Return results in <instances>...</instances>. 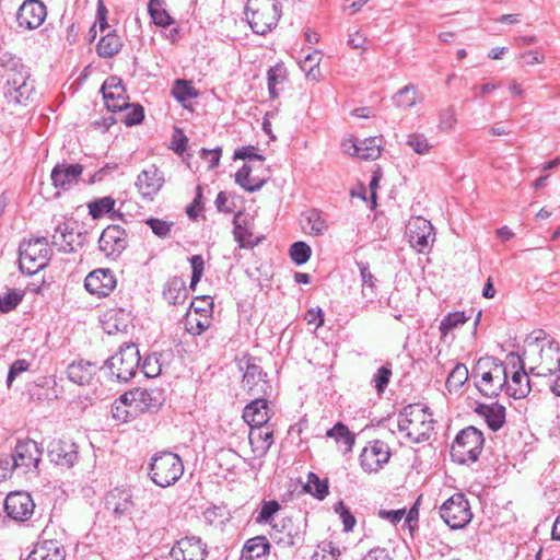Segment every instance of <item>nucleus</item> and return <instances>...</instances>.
<instances>
[{"mask_svg":"<svg viewBox=\"0 0 560 560\" xmlns=\"http://www.w3.org/2000/svg\"><path fill=\"white\" fill-rule=\"evenodd\" d=\"M148 10L155 25L161 27H167L174 23L173 18L162 7L161 0H150L148 3Z\"/></svg>","mask_w":560,"mask_h":560,"instance_id":"nucleus-42","label":"nucleus"},{"mask_svg":"<svg viewBox=\"0 0 560 560\" xmlns=\"http://www.w3.org/2000/svg\"><path fill=\"white\" fill-rule=\"evenodd\" d=\"M82 172L83 166L81 164L59 163L50 174L52 185L63 190L69 189L79 182Z\"/></svg>","mask_w":560,"mask_h":560,"instance_id":"nucleus-25","label":"nucleus"},{"mask_svg":"<svg viewBox=\"0 0 560 560\" xmlns=\"http://www.w3.org/2000/svg\"><path fill=\"white\" fill-rule=\"evenodd\" d=\"M206 545L197 537H184L171 549V560H205Z\"/></svg>","mask_w":560,"mask_h":560,"instance_id":"nucleus-18","label":"nucleus"},{"mask_svg":"<svg viewBox=\"0 0 560 560\" xmlns=\"http://www.w3.org/2000/svg\"><path fill=\"white\" fill-rule=\"evenodd\" d=\"M270 536L276 544L283 547H293L303 541V533L291 518H283L280 524H275Z\"/></svg>","mask_w":560,"mask_h":560,"instance_id":"nucleus-24","label":"nucleus"},{"mask_svg":"<svg viewBox=\"0 0 560 560\" xmlns=\"http://www.w3.org/2000/svg\"><path fill=\"white\" fill-rule=\"evenodd\" d=\"M153 392H150L148 389H135L136 402L132 406V409L136 411V413H142L147 411H153L156 410L161 402L156 396L153 395Z\"/></svg>","mask_w":560,"mask_h":560,"instance_id":"nucleus-37","label":"nucleus"},{"mask_svg":"<svg viewBox=\"0 0 560 560\" xmlns=\"http://www.w3.org/2000/svg\"><path fill=\"white\" fill-rule=\"evenodd\" d=\"M163 296L170 304H183L187 299L185 281L179 277L168 279L163 289Z\"/></svg>","mask_w":560,"mask_h":560,"instance_id":"nucleus-34","label":"nucleus"},{"mask_svg":"<svg viewBox=\"0 0 560 560\" xmlns=\"http://www.w3.org/2000/svg\"><path fill=\"white\" fill-rule=\"evenodd\" d=\"M63 546L56 539H45L35 544L27 560H65Z\"/></svg>","mask_w":560,"mask_h":560,"instance_id":"nucleus-28","label":"nucleus"},{"mask_svg":"<svg viewBox=\"0 0 560 560\" xmlns=\"http://www.w3.org/2000/svg\"><path fill=\"white\" fill-rule=\"evenodd\" d=\"M468 375L469 373L466 365L457 363L447 376L445 383L446 388L450 392L459 389L467 382Z\"/></svg>","mask_w":560,"mask_h":560,"instance_id":"nucleus-43","label":"nucleus"},{"mask_svg":"<svg viewBox=\"0 0 560 560\" xmlns=\"http://www.w3.org/2000/svg\"><path fill=\"white\" fill-rule=\"evenodd\" d=\"M127 234L119 225H108L101 234L100 249L107 256L119 255L127 247Z\"/></svg>","mask_w":560,"mask_h":560,"instance_id":"nucleus-20","label":"nucleus"},{"mask_svg":"<svg viewBox=\"0 0 560 560\" xmlns=\"http://www.w3.org/2000/svg\"><path fill=\"white\" fill-rule=\"evenodd\" d=\"M186 330L194 336L202 334L209 326V320L207 317L202 320L197 317L188 316L186 318Z\"/></svg>","mask_w":560,"mask_h":560,"instance_id":"nucleus-63","label":"nucleus"},{"mask_svg":"<svg viewBox=\"0 0 560 560\" xmlns=\"http://www.w3.org/2000/svg\"><path fill=\"white\" fill-rule=\"evenodd\" d=\"M191 266V281L190 288L195 289V285L200 281L203 270H205V260L201 255H194L189 259Z\"/></svg>","mask_w":560,"mask_h":560,"instance_id":"nucleus-60","label":"nucleus"},{"mask_svg":"<svg viewBox=\"0 0 560 560\" xmlns=\"http://www.w3.org/2000/svg\"><path fill=\"white\" fill-rule=\"evenodd\" d=\"M0 62L5 69V84L3 93L9 103L26 105L35 92L34 83L30 80V73L20 59L7 56L0 57Z\"/></svg>","mask_w":560,"mask_h":560,"instance_id":"nucleus-1","label":"nucleus"},{"mask_svg":"<svg viewBox=\"0 0 560 560\" xmlns=\"http://www.w3.org/2000/svg\"><path fill=\"white\" fill-rule=\"evenodd\" d=\"M468 320V317L464 312H454L446 315L441 324L440 330L443 336H446L452 329L465 324Z\"/></svg>","mask_w":560,"mask_h":560,"instance_id":"nucleus-50","label":"nucleus"},{"mask_svg":"<svg viewBox=\"0 0 560 560\" xmlns=\"http://www.w3.org/2000/svg\"><path fill=\"white\" fill-rule=\"evenodd\" d=\"M280 0H247L246 20L254 33L265 35L277 26L281 16Z\"/></svg>","mask_w":560,"mask_h":560,"instance_id":"nucleus-3","label":"nucleus"},{"mask_svg":"<svg viewBox=\"0 0 560 560\" xmlns=\"http://www.w3.org/2000/svg\"><path fill=\"white\" fill-rule=\"evenodd\" d=\"M51 250L46 237L23 241L19 247L20 270L27 275H35L48 265Z\"/></svg>","mask_w":560,"mask_h":560,"instance_id":"nucleus-7","label":"nucleus"},{"mask_svg":"<svg viewBox=\"0 0 560 560\" xmlns=\"http://www.w3.org/2000/svg\"><path fill=\"white\" fill-rule=\"evenodd\" d=\"M559 345L556 341H549L540 349L539 365L530 369V374L536 376H548L556 373L560 368Z\"/></svg>","mask_w":560,"mask_h":560,"instance_id":"nucleus-23","label":"nucleus"},{"mask_svg":"<svg viewBox=\"0 0 560 560\" xmlns=\"http://www.w3.org/2000/svg\"><path fill=\"white\" fill-rule=\"evenodd\" d=\"M172 94L179 103H185L198 96V92L189 81L176 80L172 90Z\"/></svg>","mask_w":560,"mask_h":560,"instance_id":"nucleus-45","label":"nucleus"},{"mask_svg":"<svg viewBox=\"0 0 560 560\" xmlns=\"http://www.w3.org/2000/svg\"><path fill=\"white\" fill-rule=\"evenodd\" d=\"M306 222L307 225L304 228L308 229V233L312 235H320L327 229L325 220L315 210L308 213V215L306 217Z\"/></svg>","mask_w":560,"mask_h":560,"instance_id":"nucleus-53","label":"nucleus"},{"mask_svg":"<svg viewBox=\"0 0 560 560\" xmlns=\"http://www.w3.org/2000/svg\"><path fill=\"white\" fill-rule=\"evenodd\" d=\"M47 455L55 465L71 468L79 460V446L70 439L54 440L48 444Z\"/></svg>","mask_w":560,"mask_h":560,"instance_id":"nucleus-12","label":"nucleus"},{"mask_svg":"<svg viewBox=\"0 0 560 560\" xmlns=\"http://www.w3.org/2000/svg\"><path fill=\"white\" fill-rule=\"evenodd\" d=\"M322 60V52L319 50H315L312 54L305 56V58L301 61V68L306 71V75L310 77L315 68L319 66Z\"/></svg>","mask_w":560,"mask_h":560,"instance_id":"nucleus-64","label":"nucleus"},{"mask_svg":"<svg viewBox=\"0 0 560 560\" xmlns=\"http://www.w3.org/2000/svg\"><path fill=\"white\" fill-rule=\"evenodd\" d=\"M164 175L155 166L143 170L137 177L136 186L143 198L152 199L164 185Z\"/></svg>","mask_w":560,"mask_h":560,"instance_id":"nucleus-21","label":"nucleus"},{"mask_svg":"<svg viewBox=\"0 0 560 560\" xmlns=\"http://www.w3.org/2000/svg\"><path fill=\"white\" fill-rule=\"evenodd\" d=\"M305 489L315 498L323 500L328 494V482L326 479H319L314 472H310L307 476Z\"/></svg>","mask_w":560,"mask_h":560,"instance_id":"nucleus-46","label":"nucleus"},{"mask_svg":"<svg viewBox=\"0 0 560 560\" xmlns=\"http://www.w3.org/2000/svg\"><path fill=\"white\" fill-rule=\"evenodd\" d=\"M480 375L476 384L479 392L486 397L498 396L506 384V368L493 357L480 359L472 371V376Z\"/></svg>","mask_w":560,"mask_h":560,"instance_id":"nucleus-5","label":"nucleus"},{"mask_svg":"<svg viewBox=\"0 0 560 560\" xmlns=\"http://www.w3.org/2000/svg\"><path fill=\"white\" fill-rule=\"evenodd\" d=\"M382 138L370 137L359 141L358 158L374 161L381 156Z\"/></svg>","mask_w":560,"mask_h":560,"instance_id":"nucleus-40","label":"nucleus"},{"mask_svg":"<svg viewBox=\"0 0 560 560\" xmlns=\"http://www.w3.org/2000/svg\"><path fill=\"white\" fill-rule=\"evenodd\" d=\"M433 427L434 420L429 408L419 404L408 405L398 416V430L412 443L429 440Z\"/></svg>","mask_w":560,"mask_h":560,"instance_id":"nucleus-2","label":"nucleus"},{"mask_svg":"<svg viewBox=\"0 0 560 560\" xmlns=\"http://www.w3.org/2000/svg\"><path fill=\"white\" fill-rule=\"evenodd\" d=\"M106 508L118 517L130 515L133 508L130 490L120 488L112 490L106 498Z\"/></svg>","mask_w":560,"mask_h":560,"instance_id":"nucleus-27","label":"nucleus"},{"mask_svg":"<svg viewBox=\"0 0 560 560\" xmlns=\"http://www.w3.org/2000/svg\"><path fill=\"white\" fill-rule=\"evenodd\" d=\"M407 144L418 154H425L431 145L424 135L412 133L408 137Z\"/></svg>","mask_w":560,"mask_h":560,"instance_id":"nucleus-59","label":"nucleus"},{"mask_svg":"<svg viewBox=\"0 0 560 560\" xmlns=\"http://www.w3.org/2000/svg\"><path fill=\"white\" fill-rule=\"evenodd\" d=\"M270 544L265 536L246 540L241 552V560H267Z\"/></svg>","mask_w":560,"mask_h":560,"instance_id":"nucleus-31","label":"nucleus"},{"mask_svg":"<svg viewBox=\"0 0 560 560\" xmlns=\"http://www.w3.org/2000/svg\"><path fill=\"white\" fill-rule=\"evenodd\" d=\"M145 224L152 230V232L161 237H167L171 233L173 222L164 221L158 218H149L145 220Z\"/></svg>","mask_w":560,"mask_h":560,"instance_id":"nucleus-54","label":"nucleus"},{"mask_svg":"<svg viewBox=\"0 0 560 560\" xmlns=\"http://www.w3.org/2000/svg\"><path fill=\"white\" fill-rule=\"evenodd\" d=\"M47 16L46 5L39 0H25L18 10L16 22L21 28L36 30Z\"/></svg>","mask_w":560,"mask_h":560,"instance_id":"nucleus-15","label":"nucleus"},{"mask_svg":"<svg viewBox=\"0 0 560 560\" xmlns=\"http://www.w3.org/2000/svg\"><path fill=\"white\" fill-rule=\"evenodd\" d=\"M101 91L108 110L117 112L129 107L128 96L120 79L116 77L106 79Z\"/></svg>","mask_w":560,"mask_h":560,"instance_id":"nucleus-17","label":"nucleus"},{"mask_svg":"<svg viewBox=\"0 0 560 560\" xmlns=\"http://www.w3.org/2000/svg\"><path fill=\"white\" fill-rule=\"evenodd\" d=\"M248 440L253 453L257 457H264L273 443L272 430L267 425L250 427Z\"/></svg>","mask_w":560,"mask_h":560,"instance_id":"nucleus-30","label":"nucleus"},{"mask_svg":"<svg viewBox=\"0 0 560 560\" xmlns=\"http://www.w3.org/2000/svg\"><path fill=\"white\" fill-rule=\"evenodd\" d=\"M476 412L485 418L488 427L492 431L500 430L505 422V408L499 404L479 405Z\"/></svg>","mask_w":560,"mask_h":560,"instance_id":"nucleus-33","label":"nucleus"},{"mask_svg":"<svg viewBox=\"0 0 560 560\" xmlns=\"http://www.w3.org/2000/svg\"><path fill=\"white\" fill-rule=\"evenodd\" d=\"M84 287L91 294L107 296L115 289L116 279L109 269H96L86 276Z\"/></svg>","mask_w":560,"mask_h":560,"instance_id":"nucleus-19","label":"nucleus"},{"mask_svg":"<svg viewBox=\"0 0 560 560\" xmlns=\"http://www.w3.org/2000/svg\"><path fill=\"white\" fill-rule=\"evenodd\" d=\"M243 419L249 427L267 425L270 419L267 399L257 398L246 405Z\"/></svg>","mask_w":560,"mask_h":560,"instance_id":"nucleus-29","label":"nucleus"},{"mask_svg":"<svg viewBox=\"0 0 560 560\" xmlns=\"http://www.w3.org/2000/svg\"><path fill=\"white\" fill-rule=\"evenodd\" d=\"M508 361L515 371L513 372L511 381L506 380V384L503 388H505L508 396L515 399L523 398L530 390V381L524 370V361L514 352L509 353Z\"/></svg>","mask_w":560,"mask_h":560,"instance_id":"nucleus-11","label":"nucleus"},{"mask_svg":"<svg viewBox=\"0 0 560 560\" xmlns=\"http://www.w3.org/2000/svg\"><path fill=\"white\" fill-rule=\"evenodd\" d=\"M398 107L409 108L417 103V90L413 85L408 84L401 88L393 97Z\"/></svg>","mask_w":560,"mask_h":560,"instance_id":"nucleus-48","label":"nucleus"},{"mask_svg":"<svg viewBox=\"0 0 560 560\" xmlns=\"http://www.w3.org/2000/svg\"><path fill=\"white\" fill-rule=\"evenodd\" d=\"M252 168L245 164L235 174V183L248 192L258 191L265 184L264 179L250 176Z\"/></svg>","mask_w":560,"mask_h":560,"instance_id":"nucleus-41","label":"nucleus"},{"mask_svg":"<svg viewBox=\"0 0 560 560\" xmlns=\"http://www.w3.org/2000/svg\"><path fill=\"white\" fill-rule=\"evenodd\" d=\"M406 229L410 246L421 254L429 252L435 241L431 222L422 217H413L408 221Z\"/></svg>","mask_w":560,"mask_h":560,"instance_id":"nucleus-10","label":"nucleus"},{"mask_svg":"<svg viewBox=\"0 0 560 560\" xmlns=\"http://www.w3.org/2000/svg\"><path fill=\"white\" fill-rule=\"evenodd\" d=\"M440 515L452 528L465 527L472 517L469 503L463 493H455L440 508Z\"/></svg>","mask_w":560,"mask_h":560,"instance_id":"nucleus-9","label":"nucleus"},{"mask_svg":"<svg viewBox=\"0 0 560 560\" xmlns=\"http://www.w3.org/2000/svg\"><path fill=\"white\" fill-rule=\"evenodd\" d=\"M483 443L485 438L480 430L475 427L463 429L452 443V459L458 464L477 462L483 448Z\"/></svg>","mask_w":560,"mask_h":560,"instance_id":"nucleus-8","label":"nucleus"},{"mask_svg":"<svg viewBox=\"0 0 560 560\" xmlns=\"http://www.w3.org/2000/svg\"><path fill=\"white\" fill-rule=\"evenodd\" d=\"M267 374L262 371L261 366L256 363L255 358L246 360L245 372L243 375V384L248 390H255V394L266 393L269 387L267 383Z\"/></svg>","mask_w":560,"mask_h":560,"instance_id":"nucleus-26","label":"nucleus"},{"mask_svg":"<svg viewBox=\"0 0 560 560\" xmlns=\"http://www.w3.org/2000/svg\"><path fill=\"white\" fill-rule=\"evenodd\" d=\"M280 510V504L276 500L264 501L258 514L255 517L258 524H269L275 514Z\"/></svg>","mask_w":560,"mask_h":560,"instance_id":"nucleus-51","label":"nucleus"},{"mask_svg":"<svg viewBox=\"0 0 560 560\" xmlns=\"http://www.w3.org/2000/svg\"><path fill=\"white\" fill-rule=\"evenodd\" d=\"M112 416L114 419L120 422H127L133 419L137 416V413L133 409H129V407H126L119 404V401L115 400V402L112 406Z\"/></svg>","mask_w":560,"mask_h":560,"instance_id":"nucleus-62","label":"nucleus"},{"mask_svg":"<svg viewBox=\"0 0 560 560\" xmlns=\"http://www.w3.org/2000/svg\"><path fill=\"white\" fill-rule=\"evenodd\" d=\"M184 474L182 458L168 451L159 452L151 458L149 475L159 487L166 488L176 483Z\"/></svg>","mask_w":560,"mask_h":560,"instance_id":"nucleus-6","label":"nucleus"},{"mask_svg":"<svg viewBox=\"0 0 560 560\" xmlns=\"http://www.w3.org/2000/svg\"><path fill=\"white\" fill-rule=\"evenodd\" d=\"M128 112L124 117V122L127 126H135L140 124L144 118V112L141 105L139 104H129V107L126 108Z\"/></svg>","mask_w":560,"mask_h":560,"instance_id":"nucleus-61","label":"nucleus"},{"mask_svg":"<svg viewBox=\"0 0 560 560\" xmlns=\"http://www.w3.org/2000/svg\"><path fill=\"white\" fill-rule=\"evenodd\" d=\"M225 508L211 506L203 512V517L209 525H223L228 520Z\"/></svg>","mask_w":560,"mask_h":560,"instance_id":"nucleus-55","label":"nucleus"},{"mask_svg":"<svg viewBox=\"0 0 560 560\" xmlns=\"http://www.w3.org/2000/svg\"><path fill=\"white\" fill-rule=\"evenodd\" d=\"M392 376L389 366H381L373 375L371 383L374 385L378 394H383L387 387Z\"/></svg>","mask_w":560,"mask_h":560,"instance_id":"nucleus-56","label":"nucleus"},{"mask_svg":"<svg viewBox=\"0 0 560 560\" xmlns=\"http://www.w3.org/2000/svg\"><path fill=\"white\" fill-rule=\"evenodd\" d=\"M140 352L135 343L124 345L108 358L101 368L112 380L128 382L137 373L140 366Z\"/></svg>","mask_w":560,"mask_h":560,"instance_id":"nucleus-4","label":"nucleus"},{"mask_svg":"<svg viewBox=\"0 0 560 560\" xmlns=\"http://www.w3.org/2000/svg\"><path fill=\"white\" fill-rule=\"evenodd\" d=\"M390 452L388 445L381 440H374L363 448L360 455L361 467L368 472L377 471L388 462Z\"/></svg>","mask_w":560,"mask_h":560,"instance_id":"nucleus-16","label":"nucleus"},{"mask_svg":"<svg viewBox=\"0 0 560 560\" xmlns=\"http://www.w3.org/2000/svg\"><path fill=\"white\" fill-rule=\"evenodd\" d=\"M242 215V212H237L234 217V238L241 248H253L259 243V238H254L252 231L247 226L241 224L240 219Z\"/></svg>","mask_w":560,"mask_h":560,"instance_id":"nucleus-39","label":"nucleus"},{"mask_svg":"<svg viewBox=\"0 0 560 560\" xmlns=\"http://www.w3.org/2000/svg\"><path fill=\"white\" fill-rule=\"evenodd\" d=\"M23 299V294L19 291L11 290L4 295H0V312L8 313L14 310Z\"/></svg>","mask_w":560,"mask_h":560,"instance_id":"nucleus-57","label":"nucleus"},{"mask_svg":"<svg viewBox=\"0 0 560 560\" xmlns=\"http://www.w3.org/2000/svg\"><path fill=\"white\" fill-rule=\"evenodd\" d=\"M96 370L97 366L94 363L81 360L68 366L67 375L72 383L84 386L90 384Z\"/></svg>","mask_w":560,"mask_h":560,"instance_id":"nucleus-32","label":"nucleus"},{"mask_svg":"<svg viewBox=\"0 0 560 560\" xmlns=\"http://www.w3.org/2000/svg\"><path fill=\"white\" fill-rule=\"evenodd\" d=\"M357 265L360 270L362 281V295L368 300V302H373L376 298V278L371 272L368 262L359 261Z\"/></svg>","mask_w":560,"mask_h":560,"instance_id":"nucleus-38","label":"nucleus"},{"mask_svg":"<svg viewBox=\"0 0 560 560\" xmlns=\"http://www.w3.org/2000/svg\"><path fill=\"white\" fill-rule=\"evenodd\" d=\"M35 503L30 493L24 491L11 492L4 501L7 515L15 521L25 522L34 513Z\"/></svg>","mask_w":560,"mask_h":560,"instance_id":"nucleus-14","label":"nucleus"},{"mask_svg":"<svg viewBox=\"0 0 560 560\" xmlns=\"http://www.w3.org/2000/svg\"><path fill=\"white\" fill-rule=\"evenodd\" d=\"M122 47L120 37L115 32H108L97 43L96 50L100 57L110 58L117 55Z\"/></svg>","mask_w":560,"mask_h":560,"instance_id":"nucleus-36","label":"nucleus"},{"mask_svg":"<svg viewBox=\"0 0 560 560\" xmlns=\"http://www.w3.org/2000/svg\"><path fill=\"white\" fill-rule=\"evenodd\" d=\"M83 244L80 232H75L69 222L59 223L52 235V245L63 253L75 252Z\"/></svg>","mask_w":560,"mask_h":560,"instance_id":"nucleus-22","label":"nucleus"},{"mask_svg":"<svg viewBox=\"0 0 560 560\" xmlns=\"http://www.w3.org/2000/svg\"><path fill=\"white\" fill-rule=\"evenodd\" d=\"M172 357L171 352L167 353H152L145 357L141 371L147 377H155L163 372L167 359Z\"/></svg>","mask_w":560,"mask_h":560,"instance_id":"nucleus-35","label":"nucleus"},{"mask_svg":"<svg viewBox=\"0 0 560 560\" xmlns=\"http://www.w3.org/2000/svg\"><path fill=\"white\" fill-rule=\"evenodd\" d=\"M311 253V247L305 242H295L290 247V257L299 266L310 259Z\"/></svg>","mask_w":560,"mask_h":560,"instance_id":"nucleus-52","label":"nucleus"},{"mask_svg":"<svg viewBox=\"0 0 560 560\" xmlns=\"http://www.w3.org/2000/svg\"><path fill=\"white\" fill-rule=\"evenodd\" d=\"M334 510L337 514H339L345 532H351L357 523L355 517L350 512V510L345 505L342 501H339L335 504Z\"/></svg>","mask_w":560,"mask_h":560,"instance_id":"nucleus-58","label":"nucleus"},{"mask_svg":"<svg viewBox=\"0 0 560 560\" xmlns=\"http://www.w3.org/2000/svg\"><path fill=\"white\" fill-rule=\"evenodd\" d=\"M43 451L33 440L20 441L13 452V467H18L22 474L37 469Z\"/></svg>","mask_w":560,"mask_h":560,"instance_id":"nucleus-13","label":"nucleus"},{"mask_svg":"<svg viewBox=\"0 0 560 560\" xmlns=\"http://www.w3.org/2000/svg\"><path fill=\"white\" fill-rule=\"evenodd\" d=\"M115 207V200L112 197H103L89 203V213L93 219H98L110 212Z\"/></svg>","mask_w":560,"mask_h":560,"instance_id":"nucleus-49","label":"nucleus"},{"mask_svg":"<svg viewBox=\"0 0 560 560\" xmlns=\"http://www.w3.org/2000/svg\"><path fill=\"white\" fill-rule=\"evenodd\" d=\"M327 438L335 439L337 443L345 444L351 448L354 444V436L349 431L348 427L341 422L336 423L331 429L326 432Z\"/></svg>","mask_w":560,"mask_h":560,"instance_id":"nucleus-47","label":"nucleus"},{"mask_svg":"<svg viewBox=\"0 0 560 560\" xmlns=\"http://www.w3.org/2000/svg\"><path fill=\"white\" fill-rule=\"evenodd\" d=\"M268 91L271 98H277L280 94L278 85H281L285 80V69L277 65L271 67L267 73Z\"/></svg>","mask_w":560,"mask_h":560,"instance_id":"nucleus-44","label":"nucleus"}]
</instances>
